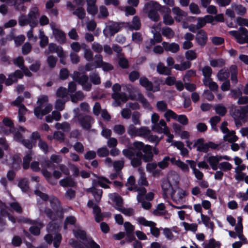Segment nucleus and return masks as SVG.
<instances>
[{
	"label": "nucleus",
	"instance_id": "obj_52",
	"mask_svg": "<svg viewBox=\"0 0 248 248\" xmlns=\"http://www.w3.org/2000/svg\"><path fill=\"white\" fill-rule=\"evenodd\" d=\"M189 9L191 13L194 15H199L201 13L199 6L194 2H192L189 4Z\"/></svg>",
	"mask_w": 248,
	"mask_h": 248
},
{
	"label": "nucleus",
	"instance_id": "obj_7",
	"mask_svg": "<svg viewBox=\"0 0 248 248\" xmlns=\"http://www.w3.org/2000/svg\"><path fill=\"white\" fill-rule=\"evenodd\" d=\"M232 116L237 127L241 126L242 123L246 122L248 118V113L243 107L240 109H234L232 113Z\"/></svg>",
	"mask_w": 248,
	"mask_h": 248
},
{
	"label": "nucleus",
	"instance_id": "obj_63",
	"mask_svg": "<svg viewBox=\"0 0 248 248\" xmlns=\"http://www.w3.org/2000/svg\"><path fill=\"white\" fill-rule=\"evenodd\" d=\"M216 112L220 116H224L226 112V108L222 104H218L215 106Z\"/></svg>",
	"mask_w": 248,
	"mask_h": 248
},
{
	"label": "nucleus",
	"instance_id": "obj_54",
	"mask_svg": "<svg viewBox=\"0 0 248 248\" xmlns=\"http://www.w3.org/2000/svg\"><path fill=\"white\" fill-rule=\"evenodd\" d=\"M138 129L134 124H130L127 128V133L132 137H138Z\"/></svg>",
	"mask_w": 248,
	"mask_h": 248
},
{
	"label": "nucleus",
	"instance_id": "obj_57",
	"mask_svg": "<svg viewBox=\"0 0 248 248\" xmlns=\"http://www.w3.org/2000/svg\"><path fill=\"white\" fill-rule=\"evenodd\" d=\"M185 57L188 61H192L197 58V54L195 50H189L185 52Z\"/></svg>",
	"mask_w": 248,
	"mask_h": 248
},
{
	"label": "nucleus",
	"instance_id": "obj_27",
	"mask_svg": "<svg viewBox=\"0 0 248 248\" xmlns=\"http://www.w3.org/2000/svg\"><path fill=\"white\" fill-rule=\"evenodd\" d=\"M112 97L116 101V105H114L116 107L120 105L119 102V101L121 100L123 102H125L128 99V97L125 93H113Z\"/></svg>",
	"mask_w": 248,
	"mask_h": 248
},
{
	"label": "nucleus",
	"instance_id": "obj_50",
	"mask_svg": "<svg viewBox=\"0 0 248 248\" xmlns=\"http://www.w3.org/2000/svg\"><path fill=\"white\" fill-rule=\"evenodd\" d=\"M210 64L213 67H221L224 65L225 62L222 59H213L210 61Z\"/></svg>",
	"mask_w": 248,
	"mask_h": 248
},
{
	"label": "nucleus",
	"instance_id": "obj_18",
	"mask_svg": "<svg viewBox=\"0 0 248 248\" xmlns=\"http://www.w3.org/2000/svg\"><path fill=\"white\" fill-rule=\"evenodd\" d=\"M88 207L92 208L93 213L94 214L95 221L97 222L103 219V217L101 214L100 208L96 204H94L92 200H89L87 203Z\"/></svg>",
	"mask_w": 248,
	"mask_h": 248
},
{
	"label": "nucleus",
	"instance_id": "obj_60",
	"mask_svg": "<svg viewBox=\"0 0 248 248\" xmlns=\"http://www.w3.org/2000/svg\"><path fill=\"white\" fill-rule=\"evenodd\" d=\"M32 152L31 151L29 153L27 154L23 158V168L24 169H27L29 167L30 162L32 158Z\"/></svg>",
	"mask_w": 248,
	"mask_h": 248
},
{
	"label": "nucleus",
	"instance_id": "obj_41",
	"mask_svg": "<svg viewBox=\"0 0 248 248\" xmlns=\"http://www.w3.org/2000/svg\"><path fill=\"white\" fill-rule=\"evenodd\" d=\"M203 82L204 84L208 86L211 90L213 91H216L217 90L218 86L217 84L213 81H212L211 78L209 79H203Z\"/></svg>",
	"mask_w": 248,
	"mask_h": 248
},
{
	"label": "nucleus",
	"instance_id": "obj_15",
	"mask_svg": "<svg viewBox=\"0 0 248 248\" xmlns=\"http://www.w3.org/2000/svg\"><path fill=\"white\" fill-rule=\"evenodd\" d=\"M50 25L56 40L60 44L64 43L66 41L65 34L62 31L56 28L53 23H51Z\"/></svg>",
	"mask_w": 248,
	"mask_h": 248
},
{
	"label": "nucleus",
	"instance_id": "obj_20",
	"mask_svg": "<svg viewBox=\"0 0 248 248\" xmlns=\"http://www.w3.org/2000/svg\"><path fill=\"white\" fill-rule=\"evenodd\" d=\"M48 97L46 95H41L38 98L37 101V107L34 108V112L35 116H39V111L44 108L45 105H48Z\"/></svg>",
	"mask_w": 248,
	"mask_h": 248
},
{
	"label": "nucleus",
	"instance_id": "obj_4",
	"mask_svg": "<svg viewBox=\"0 0 248 248\" xmlns=\"http://www.w3.org/2000/svg\"><path fill=\"white\" fill-rule=\"evenodd\" d=\"M168 193H170L171 199L175 203L181 204L185 202L187 193L180 187L176 186L170 188Z\"/></svg>",
	"mask_w": 248,
	"mask_h": 248
},
{
	"label": "nucleus",
	"instance_id": "obj_36",
	"mask_svg": "<svg viewBox=\"0 0 248 248\" xmlns=\"http://www.w3.org/2000/svg\"><path fill=\"white\" fill-rule=\"evenodd\" d=\"M157 71L160 74L169 75L171 73L170 68L165 66L163 63H159L157 65Z\"/></svg>",
	"mask_w": 248,
	"mask_h": 248
},
{
	"label": "nucleus",
	"instance_id": "obj_61",
	"mask_svg": "<svg viewBox=\"0 0 248 248\" xmlns=\"http://www.w3.org/2000/svg\"><path fill=\"white\" fill-rule=\"evenodd\" d=\"M114 132L119 135H122L124 133L125 129L124 126L122 124L115 125L113 128Z\"/></svg>",
	"mask_w": 248,
	"mask_h": 248
},
{
	"label": "nucleus",
	"instance_id": "obj_64",
	"mask_svg": "<svg viewBox=\"0 0 248 248\" xmlns=\"http://www.w3.org/2000/svg\"><path fill=\"white\" fill-rule=\"evenodd\" d=\"M176 165L177 166L184 172H188L189 168L188 165L185 162L181 161L180 160H177L176 162Z\"/></svg>",
	"mask_w": 248,
	"mask_h": 248
},
{
	"label": "nucleus",
	"instance_id": "obj_33",
	"mask_svg": "<svg viewBox=\"0 0 248 248\" xmlns=\"http://www.w3.org/2000/svg\"><path fill=\"white\" fill-rule=\"evenodd\" d=\"M202 246L203 248H219L221 244L214 238H211L208 242L203 243Z\"/></svg>",
	"mask_w": 248,
	"mask_h": 248
},
{
	"label": "nucleus",
	"instance_id": "obj_11",
	"mask_svg": "<svg viewBox=\"0 0 248 248\" xmlns=\"http://www.w3.org/2000/svg\"><path fill=\"white\" fill-rule=\"evenodd\" d=\"M246 12V8L240 4H232L231 8L227 9L226 14L231 18H234L235 15L243 16Z\"/></svg>",
	"mask_w": 248,
	"mask_h": 248
},
{
	"label": "nucleus",
	"instance_id": "obj_43",
	"mask_svg": "<svg viewBox=\"0 0 248 248\" xmlns=\"http://www.w3.org/2000/svg\"><path fill=\"white\" fill-rule=\"evenodd\" d=\"M109 15V13L107 8L104 5H101L99 8V14L98 17L99 18H106Z\"/></svg>",
	"mask_w": 248,
	"mask_h": 248
},
{
	"label": "nucleus",
	"instance_id": "obj_34",
	"mask_svg": "<svg viewBox=\"0 0 248 248\" xmlns=\"http://www.w3.org/2000/svg\"><path fill=\"white\" fill-rule=\"evenodd\" d=\"M32 0H15L14 5L16 10L24 12L27 8L23 5L25 2H30Z\"/></svg>",
	"mask_w": 248,
	"mask_h": 248
},
{
	"label": "nucleus",
	"instance_id": "obj_55",
	"mask_svg": "<svg viewBox=\"0 0 248 248\" xmlns=\"http://www.w3.org/2000/svg\"><path fill=\"white\" fill-rule=\"evenodd\" d=\"M37 225V226H31L30 231L34 235H38L40 233V229L43 226L41 222H36L35 221V223Z\"/></svg>",
	"mask_w": 248,
	"mask_h": 248
},
{
	"label": "nucleus",
	"instance_id": "obj_26",
	"mask_svg": "<svg viewBox=\"0 0 248 248\" xmlns=\"http://www.w3.org/2000/svg\"><path fill=\"white\" fill-rule=\"evenodd\" d=\"M162 46L166 51H170L174 53L177 52L180 49L179 45L175 43H169L163 42Z\"/></svg>",
	"mask_w": 248,
	"mask_h": 248
},
{
	"label": "nucleus",
	"instance_id": "obj_46",
	"mask_svg": "<svg viewBox=\"0 0 248 248\" xmlns=\"http://www.w3.org/2000/svg\"><path fill=\"white\" fill-rule=\"evenodd\" d=\"M8 145L4 138H0V158L3 157L4 155L3 151L7 150Z\"/></svg>",
	"mask_w": 248,
	"mask_h": 248
},
{
	"label": "nucleus",
	"instance_id": "obj_1",
	"mask_svg": "<svg viewBox=\"0 0 248 248\" xmlns=\"http://www.w3.org/2000/svg\"><path fill=\"white\" fill-rule=\"evenodd\" d=\"M133 150L129 148L123 150V155L131 160V164L133 167L140 166L142 159L147 162L153 159V155L152 147L149 145H145L142 142L136 141L133 143Z\"/></svg>",
	"mask_w": 248,
	"mask_h": 248
},
{
	"label": "nucleus",
	"instance_id": "obj_30",
	"mask_svg": "<svg viewBox=\"0 0 248 248\" xmlns=\"http://www.w3.org/2000/svg\"><path fill=\"white\" fill-rule=\"evenodd\" d=\"M73 231L75 236L77 238L80 239L82 241L83 244L89 238L86 236L85 232L79 227L76 228Z\"/></svg>",
	"mask_w": 248,
	"mask_h": 248
},
{
	"label": "nucleus",
	"instance_id": "obj_5",
	"mask_svg": "<svg viewBox=\"0 0 248 248\" xmlns=\"http://www.w3.org/2000/svg\"><path fill=\"white\" fill-rule=\"evenodd\" d=\"M50 202L51 206L54 208L53 204L56 206L55 213H53L50 209H46L45 210V213L49 218L53 219H58L62 217V212L60 207H59V202L57 198L53 197L50 200Z\"/></svg>",
	"mask_w": 248,
	"mask_h": 248
},
{
	"label": "nucleus",
	"instance_id": "obj_35",
	"mask_svg": "<svg viewBox=\"0 0 248 248\" xmlns=\"http://www.w3.org/2000/svg\"><path fill=\"white\" fill-rule=\"evenodd\" d=\"M191 62L188 61H185L181 62L180 64H175L173 68L179 71H184L191 66Z\"/></svg>",
	"mask_w": 248,
	"mask_h": 248
},
{
	"label": "nucleus",
	"instance_id": "obj_38",
	"mask_svg": "<svg viewBox=\"0 0 248 248\" xmlns=\"http://www.w3.org/2000/svg\"><path fill=\"white\" fill-rule=\"evenodd\" d=\"M59 183L61 186L63 187H74L76 185L74 180L69 177L61 180L59 182Z\"/></svg>",
	"mask_w": 248,
	"mask_h": 248
},
{
	"label": "nucleus",
	"instance_id": "obj_31",
	"mask_svg": "<svg viewBox=\"0 0 248 248\" xmlns=\"http://www.w3.org/2000/svg\"><path fill=\"white\" fill-rule=\"evenodd\" d=\"M200 216L202 223L205 225L206 227L210 229L212 232H213L214 227V224L212 221H211L210 218L207 216L203 215L202 213H201Z\"/></svg>",
	"mask_w": 248,
	"mask_h": 248
},
{
	"label": "nucleus",
	"instance_id": "obj_59",
	"mask_svg": "<svg viewBox=\"0 0 248 248\" xmlns=\"http://www.w3.org/2000/svg\"><path fill=\"white\" fill-rule=\"evenodd\" d=\"M83 244L87 248H100V246L90 237L87 239L86 241L84 242Z\"/></svg>",
	"mask_w": 248,
	"mask_h": 248
},
{
	"label": "nucleus",
	"instance_id": "obj_16",
	"mask_svg": "<svg viewBox=\"0 0 248 248\" xmlns=\"http://www.w3.org/2000/svg\"><path fill=\"white\" fill-rule=\"evenodd\" d=\"M78 121L83 129H89L93 123V119L89 115H79Z\"/></svg>",
	"mask_w": 248,
	"mask_h": 248
},
{
	"label": "nucleus",
	"instance_id": "obj_42",
	"mask_svg": "<svg viewBox=\"0 0 248 248\" xmlns=\"http://www.w3.org/2000/svg\"><path fill=\"white\" fill-rule=\"evenodd\" d=\"M52 109V105L49 104L45 105L44 108L39 111V115L36 116L37 118L41 119L43 115H45L51 111Z\"/></svg>",
	"mask_w": 248,
	"mask_h": 248
},
{
	"label": "nucleus",
	"instance_id": "obj_58",
	"mask_svg": "<svg viewBox=\"0 0 248 248\" xmlns=\"http://www.w3.org/2000/svg\"><path fill=\"white\" fill-rule=\"evenodd\" d=\"M202 72L204 77L203 79H211L212 70L209 66H204L202 69Z\"/></svg>",
	"mask_w": 248,
	"mask_h": 248
},
{
	"label": "nucleus",
	"instance_id": "obj_53",
	"mask_svg": "<svg viewBox=\"0 0 248 248\" xmlns=\"http://www.w3.org/2000/svg\"><path fill=\"white\" fill-rule=\"evenodd\" d=\"M116 209L126 216H130L134 214V210L131 208H125L122 205L120 207H116Z\"/></svg>",
	"mask_w": 248,
	"mask_h": 248
},
{
	"label": "nucleus",
	"instance_id": "obj_45",
	"mask_svg": "<svg viewBox=\"0 0 248 248\" xmlns=\"http://www.w3.org/2000/svg\"><path fill=\"white\" fill-rule=\"evenodd\" d=\"M183 226L186 231L196 232L197 230L198 225L196 223H188L186 222H183Z\"/></svg>",
	"mask_w": 248,
	"mask_h": 248
},
{
	"label": "nucleus",
	"instance_id": "obj_14",
	"mask_svg": "<svg viewBox=\"0 0 248 248\" xmlns=\"http://www.w3.org/2000/svg\"><path fill=\"white\" fill-rule=\"evenodd\" d=\"M39 15V10L36 6H33L30 9L28 17L30 20L31 27L33 28L37 25Z\"/></svg>",
	"mask_w": 248,
	"mask_h": 248
},
{
	"label": "nucleus",
	"instance_id": "obj_28",
	"mask_svg": "<svg viewBox=\"0 0 248 248\" xmlns=\"http://www.w3.org/2000/svg\"><path fill=\"white\" fill-rule=\"evenodd\" d=\"M96 0H87V10L89 14L94 15L97 11V8L95 5Z\"/></svg>",
	"mask_w": 248,
	"mask_h": 248
},
{
	"label": "nucleus",
	"instance_id": "obj_51",
	"mask_svg": "<svg viewBox=\"0 0 248 248\" xmlns=\"http://www.w3.org/2000/svg\"><path fill=\"white\" fill-rule=\"evenodd\" d=\"M55 128L57 129L62 130L64 132H68L70 129V125L67 122L57 123L55 124Z\"/></svg>",
	"mask_w": 248,
	"mask_h": 248
},
{
	"label": "nucleus",
	"instance_id": "obj_24",
	"mask_svg": "<svg viewBox=\"0 0 248 248\" xmlns=\"http://www.w3.org/2000/svg\"><path fill=\"white\" fill-rule=\"evenodd\" d=\"M220 160H221V155H210L206 158V161L209 163L211 168L214 170L218 169V164Z\"/></svg>",
	"mask_w": 248,
	"mask_h": 248
},
{
	"label": "nucleus",
	"instance_id": "obj_25",
	"mask_svg": "<svg viewBox=\"0 0 248 248\" xmlns=\"http://www.w3.org/2000/svg\"><path fill=\"white\" fill-rule=\"evenodd\" d=\"M172 11L174 15V19L177 22H180L187 15L186 13L181 9L179 7H174L172 9Z\"/></svg>",
	"mask_w": 248,
	"mask_h": 248
},
{
	"label": "nucleus",
	"instance_id": "obj_56",
	"mask_svg": "<svg viewBox=\"0 0 248 248\" xmlns=\"http://www.w3.org/2000/svg\"><path fill=\"white\" fill-rule=\"evenodd\" d=\"M162 34L168 38H171L174 35V31L169 27L164 28L162 29Z\"/></svg>",
	"mask_w": 248,
	"mask_h": 248
},
{
	"label": "nucleus",
	"instance_id": "obj_49",
	"mask_svg": "<svg viewBox=\"0 0 248 248\" xmlns=\"http://www.w3.org/2000/svg\"><path fill=\"white\" fill-rule=\"evenodd\" d=\"M140 84L145 87L146 90H148L151 89L152 83L148 80V79L144 77H142L140 79Z\"/></svg>",
	"mask_w": 248,
	"mask_h": 248
},
{
	"label": "nucleus",
	"instance_id": "obj_9",
	"mask_svg": "<svg viewBox=\"0 0 248 248\" xmlns=\"http://www.w3.org/2000/svg\"><path fill=\"white\" fill-rule=\"evenodd\" d=\"M138 223L144 226L150 228L151 233L155 237H158L160 235V230L155 227L156 224L152 221H148L143 217H140L137 219Z\"/></svg>",
	"mask_w": 248,
	"mask_h": 248
},
{
	"label": "nucleus",
	"instance_id": "obj_47",
	"mask_svg": "<svg viewBox=\"0 0 248 248\" xmlns=\"http://www.w3.org/2000/svg\"><path fill=\"white\" fill-rule=\"evenodd\" d=\"M84 98V95L80 91L76 92L74 94L71 95V100L73 103H77L78 101L81 100Z\"/></svg>",
	"mask_w": 248,
	"mask_h": 248
},
{
	"label": "nucleus",
	"instance_id": "obj_39",
	"mask_svg": "<svg viewBox=\"0 0 248 248\" xmlns=\"http://www.w3.org/2000/svg\"><path fill=\"white\" fill-rule=\"evenodd\" d=\"M230 73L228 69H222L219 71L217 73V77L219 80H226L229 77Z\"/></svg>",
	"mask_w": 248,
	"mask_h": 248
},
{
	"label": "nucleus",
	"instance_id": "obj_13",
	"mask_svg": "<svg viewBox=\"0 0 248 248\" xmlns=\"http://www.w3.org/2000/svg\"><path fill=\"white\" fill-rule=\"evenodd\" d=\"M120 29V24L113 21H109L103 30V33L106 37L113 36Z\"/></svg>",
	"mask_w": 248,
	"mask_h": 248
},
{
	"label": "nucleus",
	"instance_id": "obj_6",
	"mask_svg": "<svg viewBox=\"0 0 248 248\" xmlns=\"http://www.w3.org/2000/svg\"><path fill=\"white\" fill-rule=\"evenodd\" d=\"M228 33L234 37L239 44L248 43V30L247 29L241 27L238 31H231Z\"/></svg>",
	"mask_w": 248,
	"mask_h": 248
},
{
	"label": "nucleus",
	"instance_id": "obj_3",
	"mask_svg": "<svg viewBox=\"0 0 248 248\" xmlns=\"http://www.w3.org/2000/svg\"><path fill=\"white\" fill-rule=\"evenodd\" d=\"M180 176L175 171H170L168 174L167 179L162 183V188L164 191V195L166 196L170 188L179 186Z\"/></svg>",
	"mask_w": 248,
	"mask_h": 248
},
{
	"label": "nucleus",
	"instance_id": "obj_29",
	"mask_svg": "<svg viewBox=\"0 0 248 248\" xmlns=\"http://www.w3.org/2000/svg\"><path fill=\"white\" fill-rule=\"evenodd\" d=\"M204 142V140L203 138H200L195 141L193 145V148H197V150L200 152H206V146Z\"/></svg>",
	"mask_w": 248,
	"mask_h": 248
},
{
	"label": "nucleus",
	"instance_id": "obj_32",
	"mask_svg": "<svg viewBox=\"0 0 248 248\" xmlns=\"http://www.w3.org/2000/svg\"><path fill=\"white\" fill-rule=\"evenodd\" d=\"M109 198L115 203L116 207H120L123 205L122 198L116 193H111L108 194Z\"/></svg>",
	"mask_w": 248,
	"mask_h": 248
},
{
	"label": "nucleus",
	"instance_id": "obj_37",
	"mask_svg": "<svg viewBox=\"0 0 248 248\" xmlns=\"http://www.w3.org/2000/svg\"><path fill=\"white\" fill-rule=\"evenodd\" d=\"M0 214L1 216L5 217L7 215L10 220H11L13 223L16 222V219L13 216L7 214L6 211L7 207L1 201H0Z\"/></svg>",
	"mask_w": 248,
	"mask_h": 248
},
{
	"label": "nucleus",
	"instance_id": "obj_23",
	"mask_svg": "<svg viewBox=\"0 0 248 248\" xmlns=\"http://www.w3.org/2000/svg\"><path fill=\"white\" fill-rule=\"evenodd\" d=\"M96 186V183L93 181V187L87 189L88 192H91L94 196V199L97 202H99L101 200L102 190L101 189H97L95 188Z\"/></svg>",
	"mask_w": 248,
	"mask_h": 248
},
{
	"label": "nucleus",
	"instance_id": "obj_22",
	"mask_svg": "<svg viewBox=\"0 0 248 248\" xmlns=\"http://www.w3.org/2000/svg\"><path fill=\"white\" fill-rule=\"evenodd\" d=\"M186 162L189 164L196 179L198 180H202L203 177V173L196 168V162L192 160H186Z\"/></svg>",
	"mask_w": 248,
	"mask_h": 248
},
{
	"label": "nucleus",
	"instance_id": "obj_17",
	"mask_svg": "<svg viewBox=\"0 0 248 248\" xmlns=\"http://www.w3.org/2000/svg\"><path fill=\"white\" fill-rule=\"evenodd\" d=\"M169 128L166 123L163 119L160 120L158 123L152 126V130L159 134H164L165 132L166 133Z\"/></svg>",
	"mask_w": 248,
	"mask_h": 248
},
{
	"label": "nucleus",
	"instance_id": "obj_2",
	"mask_svg": "<svg viewBox=\"0 0 248 248\" xmlns=\"http://www.w3.org/2000/svg\"><path fill=\"white\" fill-rule=\"evenodd\" d=\"M164 6L158 2L151 0L146 2L143 8V12L148 17L154 22H157L160 19L158 11L162 10Z\"/></svg>",
	"mask_w": 248,
	"mask_h": 248
},
{
	"label": "nucleus",
	"instance_id": "obj_48",
	"mask_svg": "<svg viewBox=\"0 0 248 248\" xmlns=\"http://www.w3.org/2000/svg\"><path fill=\"white\" fill-rule=\"evenodd\" d=\"M177 114L172 110L168 109L164 114V117L166 118L168 122H169L170 119L176 120L177 118Z\"/></svg>",
	"mask_w": 248,
	"mask_h": 248
},
{
	"label": "nucleus",
	"instance_id": "obj_62",
	"mask_svg": "<svg viewBox=\"0 0 248 248\" xmlns=\"http://www.w3.org/2000/svg\"><path fill=\"white\" fill-rule=\"evenodd\" d=\"M156 106L157 110L160 112H165L167 109V104L164 101H159L157 102Z\"/></svg>",
	"mask_w": 248,
	"mask_h": 248
},
{
	"label": "nucleus",
	"instance_id": "obj_44",
	"mask_svg": "<svg viewBox=\"0 0 248 248\" xmlns=\"http://www.w3.org/2000/svg\"><path fill=\"white\" fill-rule=\"evenodd\" d=\"M24 131V128L22 127H20L19 129H13L12 133L14 135V139L18 141H21L22 140V137L20 132Z\"/></svg>",
	"mask_w": 248,
	"mask_h": 248
},
{
	"label": "nucleus",
	"instance_id": "obj_19",
	"mask_svg": "<svg viewBox=\"0 0 248 248\" xmlns=\"http://www.w3.org/2000/svg\"><path fill=\"white\" fill-rule=\"evenodd\" d=\"M207 39V34L206 32L202 30L199 31L196 35V41L197 43L202 47L206 45Z\"/></svg>",
	"mask_w": 248,
	"mask_h": 248
},
{
	"label": "nucleus",
	"instance_id": "obj_10",
	"mask_svg": "<svg viewBox=\"0 0 248 248\" xmlns=\"http://www.w3.org/2000/svg\"><path fill=\"white\" fill-rule=\"evenodd\" d=\"M227 123L224 122L222 123L220 129L224 134L223 139L231 143H233L237 140L238 137L235 135L234 131H230L227 127Z\"/></svg>",
	"mask_w": 248,
	"mask_h": 248
},
{
	"label": "nucleus",
	"instance_id": "obj_8",
	"mask_svg": "<svg viewBox=\"0 0 248 248\" xmlns=\"http://www.w3.org/2000/svg\"><path fill=\"white\" fill-rule=\"evenodd\" d=\"M72 77L74 80L78 82L79 84L82 86L84 90L88 91L91 90L92 84L88 81V77L87 75H81L79 72L75 71L74 72Z\"/></svg>",
	"mask_w": 248,
	"mask_h": 248
},
{
	"label": "nucleus",
	"instance_id": "obj_12",
	"mask_svg": "<svg viewBox=\"0 0 248 248\" xmlns=\"http://www.w3.org/2000/svg\"><path fill=\"white\" fill-rule=\"evenodd\" d=\"M228 232L229 236L231 237L233 239H236L238 237L239 239V241H236L232 243V248H240L243 245L248 244V241L247 238L243 234V233L234 232V231H229Z\"/></svg>",
	"mask_w": 248,
	"mask_h": 248
},
{
	"label": "nucleus",
	"instance_id": "obj_40",
	"mask_svg": "<svg viewBox=\"0 0 248 248\" xmlns=\"http://www.w3.org/2000/svg\"><path fill=\"white\" fill-rule=\"evenodd\" d=\"M138 137H141L144 138H147L151 134L150 129L146 126H142L138 129Z\"/></svg>",
	"mask_w": 248,
	"mask_h": 248
},
{
	"label": "nucleus",
	"instance_id": "obj_21",
	"mask_svg": "<svg viewBox=\"0 0 248 248\" xmlns=\"http://www.w3.org/2000/svg\"><path fill=\"white\" fill-rule=\"evenodd\" d=\"M165 13L163 16V22L167 25H171L174 23V18L170 15V9L168 7L164 6L162 10Z\"/></svg>",
	"mask_w": 248,
	"mask_h": 248
}]
</instances>
